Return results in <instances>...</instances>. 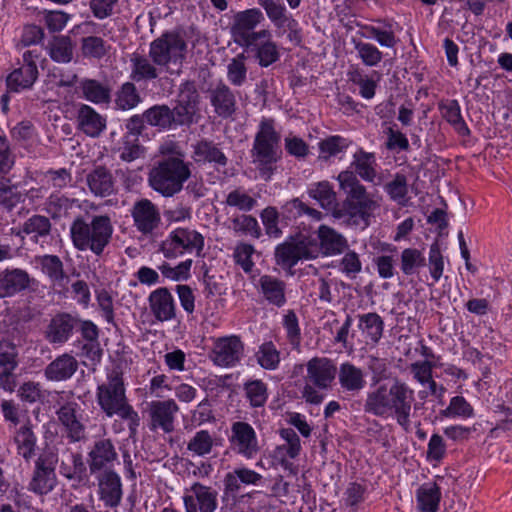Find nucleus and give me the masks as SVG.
Returning a JSON list of instances; mask_svg holds the SVG:
<instances>
[{
    "label": "nucleus",
    "mask_w": 512,
    "mask_h": 512,
    "mask_svg": "<svg viewBox=\"0 0 512 512\" xmlns=\"http://www.w3.org/2000/svg\"><path fill=\"white\" fill-rule=\"evenodd\" d=\"M113 233V223L107 214L78 215L69 227L73 247L80 252H91L96 257H101L109 247Z\"/></svg>",
    "instance_id": "obj_1"
},
{
    "label": "nucleus",
    "mask_w": 512,
    "mask_h": 512,
    "mask_svg": "<svg viewBox=\"0 0 512 512\" xmlns=\"http://www.w3.org/2000/svg\"><path fill=\"white\" fill-rule=\"evenodd\" d=\"M96 399L107 417L117 415L126 420L130 433L136 434L140 425V417L128 402L123 373L119 368L109 371L106 382L98 385Z\"/></svg>",
    "instance_id": "obj_2"
},
{
    "label": "nucleus",
    "mask_w": 512,
    "mask_h": 512,
    "mask_svg": "<svg viewBox=\"0 0 512 512\" xmlns=\"http://www.w3.org/2000/svg\"><path fill=\"white\" fill-rule=\"evenodd\" d=\"M339 188L345 194L343 208L355 224L367 227L374 212L379 209V201L373 194L369 193L366 187L352 171H341L336 177Z\"/></svg>",
    "instance_id": "obj_3"
},
{
    "label": "nucleus",
    "mask_w": 512,
    "mask_h": 512,
    "mask_svg": "<svg viewBox=\"0 0 512 512\" xmlns=\"http://www.w3.org/2000/svg\"><path fill=\"white\" fill-rule=\"evenodd\" d=\"M280 139L274 120L262 119L254 137L251 157L260 177L265 181L271 179L276 170V163L281 159Z\"/></svg>",
    "instance_id": "obj_4"
},
{
    "label": "nucleus",
    "mask_w": 512,
    "mask_h": 512,
    "mask_svg": "<svg viewBox=\"0 0 512 512\" xmlns=\"http://www.w3.org/2000/svg\"><path fill=\"white\" fill-rule=\"evenodd\" d=\"M188 45L184 36L168 31L154 39L149 45V57L170 75H179L186 60Z\"/></svg>",
    "instance_id": "obj_5"
},
{
    "label": "nucleus",
    "mask_w": 512,
    "mask_h": 512,
    "mask_svg": "<svg viewBox=\"0 0 512 512\" xmlns=\"http://www.w3.org/2000/svg\"><path fill=\"white\" fill-rule=\"evenodd\" d=\"M191 164L181 158H163L152 168L149 184L164 197L179 193L184 183L191 177Z\"/></svg>",
    "instance_id": "obj_6"
},
{
    "label": "nucleus",
    "mask_w": 512,
    "mask_h": 512,
    "mask_svg": "<svg viewBox=\"0 0 512 512\" xmlns=\"http://www.w3.org/2000/svg\"><path fill=\"white\" fill-rule=\"evenodd\" d=\"M275 262L283 270H291L299 261L312 260L320 256L318 238L315 233L299 232L289 236L275 248Z\"/></svg>",
    "instance_id": "obj_7"
},
{
    "label": "nucleus",
    "mask_w": 512,
    "mask_h": 512,
    "mask_svg": "<svg viewBox=\"0 0 512 512\" xmlns=\"http://www.w3.org/2000/svg\"><path fill=\"white\" fill-rule=\"evenodd\" d=\"M305 385L302 398L310 404L318 405L323 402L321 390H328L337 374L333 360L327 357H313L306 363Z\"/></svg>",
    "instance_id": "obj_8"
},
{
    "label": "nucleus",
    "mask_w": 512,
    "mask_h": 512,
    "mask_svg": "<svg viewBox=\"0 0 512 512\" xmlns=\"http://www.w3.org/2000/svg\"><path fill=\"white\" fill-rule=\"evenodd\" d=\"M264 20V14L259 8L237 12L233 16L231 25V35L234 42L243 48H249L254 40H259L260 37H268V29L255 31V28Z\"/></svg>",
    "instance_id": "obj_9"
},
{
    "label": "nucleus",
    "mask_w": 512,
    "mask_h": 512,
    "mask_svg": "<svg viewBox=\"0 0 512 512\" xmlns=\"http://www.w3.org/2000/svg\"><path fill=\"white\" fill-rule=\"evenodd\" d=\"M204 248V237L190 228H176L160 244L159 250L167 259H176L184 253L200 255Z\"/></svg>",
    "instance_id": "obj_10"
},
{
    "label": "nucleus",
    "mask_w": 512,
    "mask_h": 512,
    "mask_svg": "<svg viewBox=\"0 0 512 512\" xmlns=\"http://www.w3.org/2000/svg\"><path fill=\"white\" fill-rule=\"evenodd\" d=\"M58 453L53 448L44 449L35 460L28 489L38 495H46L57 484L56 465Z\"/></svg>",
    "instance_id": "obj_11"
},
{
    "label": "nucleus",
    "mask_w": 512,
    "mask_h": 512,
    "mask_svg": "<svg viewBox=\"0 0 512 512\" xmlns=\"http://www.w3.org/2000/svg\"><path fill=\"white\" fill-rule=\"evenodd\" d=\"M390 395L388 418H394L400 427L409 431L412 404L415 401L414 390L406 382L395 377L390 383Z\"/></svg>",
    "instance_id": "obj_12"
},
{
    "label": "nucleus",
    "mask_w": 512,
    "mask_h": 512,
    "mask_svg": "<svg viewBox=\"0 0 512 512\" xmlns=\"http://www.w3.org/2000/svg\"><path fill=\"white\" fill-rule=\"evenodd\" d=\"M130 212L134 227L144 236H153L162 224L159 208L149 199L137 200Z\"/></svg>",
    "instance_id": "obj_13"
},
{
    "label": "nucleus",
    "mask_w": 512,
    "mask_h": 512,
    "mask_svg": "<svg viewBox=\"0 0 512 512\" xmlns=\"http://www.w3.org/2000/svg\"><path fill=\"white\" fill-rule=\"evenodd\" d=\"M39 57L40 54L36 50H27L23 53L22 65L7 76L6 83L10 91L19 92L33 86L38 78Z\"/></svg>",
    "instance_id": "obj_14"
},
{
    "label": "nucleus",
    "mask_w": 512,
    "mask_h": 512,
    "mask_svg": "<svg viewBox=\"0 0 512 512\" xmlns=\"http://www.w3.org/2000/svg\"><path fill=\"white\" fill-rule=\"evenodd\" d=\"M185 512H215L218 506V492L199 482L185 490L183 496Z\"/></svg>",
    "instance_id": "obj_15"
},
{
    "label": "nucleus",
    "mask_w": 512,
    "mask_h": 512,
    "mask_svg": "<svg viewBox=\"0 0 512 512\" xmlns=\"http://www.w3.org/2000/svg\"><path fill=\"white\" fill-rule=\"evenodd\" d=\"M229 442L232 450L246 459L254 458L260 451L256 432L247 422L237 421L231 425Z\"/></svg>",
    "instance_id": "obj_16"
},
{
    "label": "nucleus",
    "mask_w": 512,
    "mask_h": 512,
    "mask_svg": "<svg viewBox=\"0 0 512 512\" xmlns=\"http://www.w3.org/2000/svg\"><path fill=\"white\" fill-rule=\"evenodd\" d=\"M180 408L174 399L154 400L149 403L150 429L171 433L175 428L176 414Z\"/></svg>",
    "instance_id": "obj_17"
},
{
    "label": "nucleus",
    "mask_w": 512,
    "mask_h": 512,
    "mask_svg": "<svg viewBox=\"0 0 512 512\" xmlns=\"http://www.w3.org/2000/svg\"><path fill=\"white\" fill-rule=\"evenodd\" d=\"M244 345L238 336L219 338L213 347L211 360L220 367L235 366L242 358Z\"/></svg>",
    "instance_id": "obj_18"
},
{
    "label": "nucleus",
    "mask_w": 512,
    "mask_h": 512,
    "mask_svg": "<svg viewBox=\"0 0 512 512\" xmlns=\"http://www.w3.org/2000/svg\"><path fill=\"white\" fill-rule=\"evenodd\" d=\"M199 94L195 83L186 81L180 85L177 105L174 112L177 116V125L191 123L198 110Z\"/></svg>",
    "instance_id": "obj_19"
},
{
    "label": "nucleus",
    "mask_w": 512,
    "mask_h": 512,
    "mask_svg": "<svg viewBox=\"0 0 512 512\" xmlns=\"http://www.w3.org/2000/svg\"><path fill=\"white\" fill-rule=\"evenodd\" d=\"M258 4L264 9L268 19L277 28L278 35L290 31L289 37L296 34L297 21L287 12L281 0H258Z\"/></svg>",
    "instance_id": "obj_20"
},
{
    "label": "nucleus",
    "mask_w": 512,
    "mask_h": 512,
    "mask_svg": "<svg viewBox=\"0 0 512 512\" xmlns=\"http://www.w3.org/2000/svg\"><path fill=\"white\" fill-rule=\"evenodd\" d=\"M98 495L106 507L115 508L121 503L123 491L120 476L110 470H104L97 476Z\"/></svg>",
    "instance_id": "obj_21"
},
{
    "label": "nucleus",
    "mask_w": 512,
    "mask_h": 512,
    "mask_svg": "<svg viewBox=\"0 0 512 512\" xmlns=\"http://www.w3.org/2000/svg\"><path fill=\"white\" fill-rule=\"evenodd\" d=\"M350 167L356 177L361 178L365 182L379 185L382 181L381 177L378 175L377 157L374 152H368L363 148H358L352 156Z\"/></svg>",
    "instance_id": "obj_22"
},
{
    "label": "nucleus",
    "mask_w": 512,
    "mask_h": 512,
    "mask_svg": "<svg viewBox=\"0 0 512 512\" xmlns=\"http://www.w3.org/2000/svg\"><path fill=\"white\" fill-rule=\"evenodd\" d=\"M34 279L21 268L4 269L0 271V298L13 297L30 288Z\"/></svg>",
    "instance_id": "obj_23"
},
{
    "label": "nucleus",
    "mask_w": 512,
    "mask_h": 512,
    "mask_svg": "<svg viewBox=\"0 0 512 512\" xmlns=\"http://www.w3.org/2000/svg\"><path fill=\"white\" fill-rule=\"evenodd\" d=\"M88 456L89 468L92 474L109 469L118 460L114 444L106 438L96 440Z\"/></svg>",
    "instance_id": "obj_24"
},
{
    "label": "nucleus",
    "mask_w": 512,
    "mask_h": 512,
    "mask_svg": "<svg viewBox=\"0 0 512 512\" xmlns=\"http://www.w3.org/2000/svg\"><path fill=\"white\" fill-rule=\"evenodd\" d=\"M78 408V403L68 402L62 405L56 412L67 437L72 442H78L85 438V426L82 423L81 415L77 412Z\"/></svg>",
    "instance_id": "obj_25"
},
{
    "label": "nucleus",
    "mask_w": 512,
    "mask_h": 512,
    "mask_svg": "<svg viewBox=\"0 0 512 512\" xmlns=\"http://www.w3.org/2000/svg\"><path fill=\"white\" fill-rule=\"evenodd\" d=\"M149 308L156 320L170 321L176 316L174 297L166 287H159L148 297Z\"/></svg>",
    "instance_id": "obj_26"
},
{
    "label": "nucleus",
    "mask_w": 512,
    "mask_h": 512,
    "mask_svg": "<svg viewBox=\"0 0 512 512\" xmlns=\"http://www.w3.org/2000/svg\"><path fill=\"white\" fill-rule=\"evenodd\" d=\"M192 159L197 164H212L216 169L225 167L228 158L218 144L210 140H200L192 144Z\"/></svg>",
    "instance_id": "obj_27"
},
{
    "label": "nucleus",
    "mask_w": 512,
    "mask_h": 512,
    "mask_svg": "<svg viewBox=\"0 0 512 512\" xmlns=\"http://www.w3.org/2000/svg\"><path fill=\"white\" fill-rule=\"evenodd\" d=\"M258 291L263 299L277 308L283 307L287 303L286 283L272 275H262L258 280Z\"/></svg>",
    "instance_id": "obj_28"
},
{
    "label": "nucleus",
    "mask_w": 512,
    "mask_h": 512,
    "mask_svg": "<svg viewBox=\"0 0 512 512\" xmlns=\"http://www.w3.org/2000/svg\"><path fill=\"white\" fill-rule=\"evenodd\" d=\"M390 384H380L370 390L363 404L364 412L375 417L387 419L390 401Z\"/></svg>",
    "instance_id": "obj_29"
},
{
    "label": "nucleus",
    "mask_w": 512,
    "mask_h": 512,
    "mask_svg": "<svg viewBox=\"0 0 512 512\" xmlns=\"http://www.w3.org/2000/svg\"><path fill=\"white\" fill-rule=\"evenodd\" d=\"M78 320L69 314L55 315L47 326L45 337L51 344H63L72 335Z\"/></svg>",
    "instance_id": "obj_30"
},
{
    "label": "nucleus",
    "mask_w": 512,
    "mask_h": 512,
    "mask_svg": "<svg viewBox=\"0 0 512 512\" xmlns=\"http://www.w3.org/2000/svg\"><path fill=\"white\" fill-rule=\"evenodd\" d=\"M316 237L320 255L333 256L341 254L348 246L346 238L327 225H320Z\"/></svg>",
    "instance_id": "obj_31"
},
{
    "label": "nucleus",
    "mask_w": 512,
    "mask_h": 512,
    "mask_svg": "<svg viewBox=\"0 0 512 512\" xmlns=\"http://www.w3.org/2000/svg\"><path fill=\"white\" fill-rule=\"evenodd\" d=\"M51 228L52 224L48 217L35 214L23 223L22 228L15 235L21 238H24V235L30 236L31 241L43 246L51 234Z\"/></svg>",
    "instance_id": "obj_32"
},
{
    "label": "nucleus",
    "mask_w": 512,
    "mask_h": 512,
    "mask_svg": "<svg viewBox=\"0 0 512 512\" xmlns=\"http://www.w3.org/2000/svg\"><path fill=\"white\" fill-rule=\"evenodd\" d=\"M338 381L341 389L351 395H356L366 386L364 371L350 362L340 365Z\"/></svg>",
    "instance_id": "obj_33"
},
{
    "label": "nucleus",
    "mask_w": 512,
    "mask_h": 512,
    "mask_svg": "<svg viewBox=\"0 0 512 512\" xmlns=\"http://www.w3.org/2000/svg\"><path fill=\"white\" fill-rule=\"evenodd\" d=\"M211 105L215 113L222 117H230L236 110V99L232 90L224 83L220 82L209 92Z\"/></svg>",
    "instance_id": "obj_34"
},
{
    "label": "nucleus",
    "mask_w": 512,
    "mask_h": 512,
    "mask_svg": "<svg viewBox=\"0 0 512 512\" xmlns=\"http://www.w3.org/2000/svg\"><path fill=\"white\" fill-rule=\"evenodd\" d=\"M78 369V362L70 354H62L54 359L45 368L44 374L51 381H65L70 379Z\"/></svg>",
    "instance_id": "obj_35"
},
{
    "label": "nucleus",
    "mask_w": 512,
    "mask_h": 512,
    "mask_svg": "<svg viewBox=\"0 0 512 512\" xmlns=\"http://www.w3.org/2000/svg\"><path fill=\"white\" fill-rule=\"evenodd\" d=\"M246 49L254 53L260 67H269L280 58L278 45L272 40L270 30L268 37H260L259 40H254V43Z\"/></svg>",
    "instance_id": "obj_36"
},
{
    "label": "nucleus",
    "mask_w": 512,
    "mask_h": 512,
    "mask_svg": "<svg viewBox=\"0 0 512 512\" xmlns=\"http://www.w3.org/2000/svg\"><path fill=\"white\" fill-rule=\"evenodd\" d=\"M78 127L86 135L97 137L106 126L105 119L92 107L81 104L77 111Z\"/></svg>",
    "instance_id": "obj_37"
},
{
    "label": "nucleus",
    "mask_w": 512,
    "mask_h": 512,
    "mask_svg": "<svg viewBox=\"0 0 512 512\" xmlns=\"http://www.w3.org/2000/svg\"><path fill=\"white\" fill-rule=\"evenodd\" d=\"M358 328L368 345H377L384 332V321L376 312L358 315Z\"/></svg>",
    "instance_id": "obj_38"
},
{
    "label": "nucleus",
    "mask_w": 512,
    "mask_h": 512,
    "mask_svg": "<svg viewBox=\"0 0 512 512\" xmlns=\"http://www.w3.org/2000/svg\"><path fill=\"white\" fill-rule=\"evenodd\" d=\"M262 475L246 467L235 468L225 475L223 483L227 494L237 493L241 485H258Z\"/></svg>",
    "instance_id": "obj_39"
},
{
    "label": "nucleus",
    "mask_w": 512,
    "mask_h": 512,
    "mask_svg": "<svg viewBox=\"0 0 512 512\" xmlns=\"http://www.w3.org/2000/svg\"><path fill=\"white\" fill-rule=\"evenodd\" d=\"M131 79L135 82L153 81L159 77L158 65L149 57L133 54L131 59Z\"/></svg>",
    "instance_id": "obj_40"
},
{
    "label": "nucleus",
    "mask_w": 512,
    "mask_h": 512,
    "mask_svg": "<svg viewBox=\"0 0 512 512\" xmlns=\"http://www.w3.org/2000/svg\"><path fill=\"white\" fill-rule=\"evenodd\" d=\"M60 474L69 479L81 482L86 472L82 455L72 452L68 448L61 453V463L59 467Z\"/></svg>",
    "instance_id": "obj_41"
},
{
    "label": "nucleus",
    "mask_w": 512,
    "mask_h": 512,
    "mask_svg": "<svg viewBox=\"0 0 512 512\" xmlns=\"http://www.w3.org/2000/svg\"><path fill=\"white\" fill-rule=\"evenodd\" d=\"M87 184L90 191L100 197L109 196L114 190L113 177L111 173L102 166L96 167L87 175Z\"/></svg>",
    "instance_id": "obj_42"
},
{
    "label": "nucleus",
    "mask_w": 512,
    "mask_h": 512,
    "mask_svg": "<svg viewBox=\"0 0 512 512\" xmlns=\"http://www.w3.org/2000/svg\"><path fill=\"white\" fill-rule=\"evenodd\" d=\"M440 499L441 491L436 483H424L416 491L419 512H438Z\"/></svg>",
    "instance_id": "obj_43"
},
{
    "label": "nucleus",
    "mask_w": 512,
    "mask_h": 512,
    "mask_svg": "<svg viewBox=\"0 0 512 512\" xmlns=\"http://www.w3.org/2000/svg\"><path fill=\"white\" fill-rule=\"evenodd\" d=\"M145 122L150 126L165 130L173 124H177V116L174 110L167 105H154L143 113Z\"/></svg>",
    "instance_id": "obj_44"
},
{
    "label": "nucleus",
    "mask_w": 512,
    "mask_h": 512,
    "mask_svg": "<svg viewBox=\"0 0 512 512\" xmlns=\"http://www.w3.org/2000/svg\"><path fill=\"white\" fill-rule=\"evenodd\" d=\"M50 58L57 63H69L73 59L74 45L68 36H54L47 45Z\"/></svg>",
    "instance_id": "obj_45"
},
{
    "label": "nucleus",
    "mask_w": 512,
    "mask_h": 512,
    "mask_svg": "<svg viewBox=\"0 0 512 512\" xmlns=\"http://www.w3.org/2000/svg\"><path fill=\"white\" fill-rule=\"evenodd\" d=\"M308 195L316 200L326 210L334 209L337 205V196L329 181H320L309 186Z\"/></svg>",
    "instance_id": "obj_46"
},
{
    "label": "nucleus",
    "mask_w": 512,
    "mask_h": 512,
    "mask_svg": "<svg viewBox=\"0 0 512 512\" xmlns=\"http://www.w3.org/2000/svg\"><path fill=\"white\" fill-rule=\"evenodd\" d=\"M217 446V439L208 430L197 431L187 443V451L193 456L205 457Z\"/></svg>",
    "instance_id": "obj_47"
},
{
    "label": "nucleus",
    "mask_w": 512,
    "mask_h": 512,
    "mask_svg": "<svg viewBox=\"0 0 512 512\" xmlns=\"http://www.w3.org/2000/svg\"><path fill=\"white\" fill-rule=\"evenodd\" d=\"M36 441V436L28 425L21 426L14 436L17 453L26 461L35 455Z\"/></svg>",
    "instance_id": "obj_48"
},
{
    "label": "nucleus",
    "mask_w": 512,
    "mask_h": 512,
    "mask_svg": "<svg viewBox=\"0 0 512 512\" xmlns=\"http://www.w3.org/2000/svg\"><path fill=\"white\" fill-rule=\"evenodd\" d=\"M442 117L450 123L454 129L463 136L470 133L468 126L461 115L460 105L457 100H450L439 106Z\"/></svg>",
    "instance_id": "obj_49"
},
{
    "label": "nucleus",
    "mask_w": 512,
    "mask_h": 512,
    "mask_svg": "<svg viewBox=\"0 0 512 512\" xmlns=\"http://www.w3.org/2000/svg\"><path fill=\"white\" fill-rule=\"evenodd\" d=\"M83 97L93 103H106L110 99V89L94 79H83L80 82Z\"/></svg>",
    "instance_id": "obj_50"
},
{
    "label": "nucleus",
    "mask_w": 512,
    "mask_h": 512,
    "mask_svg": "<svg viewBox=\"0 0 512 512\" xmlns=\"http://www.w3.org/2000/svg\"><path fill=\"white\" fill-rule=\"evenodd\" d=\"M350 146V141L340 135L329 136L319 142V158L328 160L343 153Z\"/></svg>",
    "instance_id": "obj_51"
},
{
    "label": "nucleus",
    "mask_w": 512,
    "mask_h": 512,
    "mask_svg": "<svg viewBox=\"0 0 512 512\" xmlns=\"http://www.w3.org/2000/svg\"><path fill=\"white\" fill-rule=\"evenodd\" d=\"M243 391L252 408L263 407L267 402V385L262 380L247 381L243 385Z\"/></svg>",
    "instance_id": "obj_52"
},
{
    "label": "nucleus",
    "mask_w": 512,
    "mask_h": 512,
    "mask_svg": "<svg viewBox=\"0 0 512 512\" xmlns=\"http://www.w3.org/2000/svg\"><path fill=\"white\" fill-rule=\"evenodd\" d=\"M357 57L367 67H376L383 59V53L373 44L353 39Z\"/></svg>",
    "instance_id": "obj_53"
},
{
    "label": "nucleus",
    "mask_w": 512,
    "mask_h": 512,
    "mask_svg": "<svg viewBox=\"0 0 512 512\" xmlns=\"http://www.w3.org/2000/svg\"><path fill=\"white\" fill-rule=\"evenodd\" d=\"M401 271L404 275H412L426 264L423 253L416 248H406L401 252Z\"/></svg>",
    "instance_id": "obj_54"
},
{
    "label": "nucleus",
    "mask_w": 512,
    "mask_h": 512,
    "mask_svg": "<svg viewBox=\"0 0 512 512\" xmlns=\"http://www.w3.org/2000/svg\"><path fill=\"white\" fill-rule=\"evenodd\" d=\"M384 190L393 201L404 204L408 194L407 177L402 173H396L393 179L385 184Z\"/></svg>",
    "instance_id": "obj_55"
},
{
    "label": "nucleus",
    "mask_w": 512,
    "mask_h": 512,
    "mask_svg": "<svg viewBox=\"0 0 512 512\" xmlns=\"http://www.w3.org/2000/svg\"><path fill=\"white\" fill-rule=\"evenodd\" d=\"M366 488L359 483H349L344 494L343 504L348 508V512H357L360 505L365 501Z\"/></svg>",
    "instance_id": "obj_56"
},
{
    "label": "nucleus",
    "mask_w": 512,
    "mask_h": 512,
    "mask_svg": "<svg viewBox=\"0 0 512 512\" xmlns=\"http://www.w3.org/2000/svg\"><path fill=\"white\" fill-rule=\"evenodd\" d=\"M225 203L227 206L237 208L240 211L249 212L256 206L257 201L243 188L239 187L227 194Z\"/></svg>",
    "instance_id": "obj_57"
},
{
    "label": "nucleus",
    "mask_w": 512,
    "mask_h": 512,
    "mask_svg": "<svg viewBox=\"0 0 512 512\" xmlns=\"http://www.w3.org/2000/svg\"><path fill=\"white\" fill-rule=\"evenodd\" d=\"M256 357L259 365L266 370H275L280 363V353L271 341L259 347Z\"/></svg>",
    "instance_id": "obj_58"
},
{
    "label": "nucleus",
    "mask_w": 512,
    "mask_h": 512,
    "mask_svg": "<svg viewBox=\"0 0 512 512\" xmlns=\"http://www.w3.org/2000/svg\"><path fill=\"white\" fill-rule=\"evenodd\" d=\"M382 251L390 252L392 255H381L374 258V264L376 265L378 275L382 279H390L394 276V254L397 253V247L391 244H385Z\"/></svg>",
    "instance_id": "obj_59"
},
{
    "label": "nucleus",
    "mask_w": 512,
    "mask_h": 512,
    "mask_svg": "<svg viewBox=\"0 0 512 512\" xmlns=\"http://www.w3.org/2000/svg\"><path fill=\"white\" fill-rule=\"evenodd\" d=\"M141 102V97L131 82L124 83L117 93L116 105L122 110L135 108Z\"/></svg>",
    "instance_id": "obj_60"
},
{
    "label": "nucleus",
    "mask_w": 512,
    "mask_h": 512,
    "mask_svg": "<svg viewBox=\"0 0 512 512\" xmlns=\"http://www.w3.org/2000/svg\"><path fill=\"white\" fill-rule=\"evenodd\" d=\"M39 262L44 274L53 282H60L65 277L63 263L57 255H44Z\"/></svg>",
    "instance_id": "obj_61"
},
{
    "label": "nucleus",
    "mask_w": 512,
    "mask_h": 512,
    "mask_svg": "<svg viewBox=\"0 0 512 512\" xmlns=\"http://www.w3.org/2000/svg\"><path fill=\"white\" fill-rule=\"evenodd\" d=\"M192 263V259H187L173 267L169 263L164 262L158 267V269L167 279L172 281H184L187 280L191 275L190 270Z\"/></svg>",
    "instance_id": "obj_62"
},
{
    "label": "nucleus",
    "mask_w": 512,
    "mask_h": 512,
    "mask_svg": "<svg viewBox=\"0 0 512 512\" xmlns=\"http://www.w3.org/2000/svg\"><path fill=\"white\" fill-rule=\"evenodd\" d=\"M441 415L448 418H470L474 415V410L463 396H455L451 398L448 407L441 411Z\"/></svg>",
    "instance_id": "obj_63"
},
{
    "label": "nucleus",
    "mask_w": 512,
    "mask_h": 512,
    "mask_svg": "<svg viewBox=\"0 0 512 512\" xmlns=\"http://www.w3.org/2000/svg\"><path fill=\"white\" fill-rule=\"evenodd\" d=\"M81 50L85 57L101 59L107 54L108 45L101 37L88 36L82 39Z\"/></svg>",
    "instance_id": "obj_64"
}]
</instances>
